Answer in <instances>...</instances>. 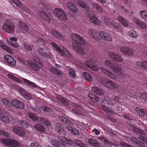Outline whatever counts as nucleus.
<instances>
[{"label": "nucleus", "mask_w": 147, "mask_h": 147, "mask_svg": "<svg viewBox=\"0 0 147 147\" xmlns=\"http://www.w3.org/2000/svg\"><path fill=\"white\" fill-rule=\"evenodd\" d=\"M73 143L80 147H82L83 146V143L81 141L78 139L73 140Z\"/></svg>", "instance_id": "c03bdc74"}, {"label": "nucleus", "mask_w": 147, "mask_h": 147, "mask_svg": "<svg viewBox=\"0 0 147 147\" xmlns=\"http://www.w3.org/2000/svg\"><path fill=\"white\" fill-rule=\"evenodd\" d=\"M50 143L55 147H60L61 146L60 142L58 141L55 139H53L50 141Z\"/></svg>", "instance_id": "473e14b6"}, {"label": "nucleus", "mask_w": 147, "mask_h": 147, "mask_svg": "<svg viewBox=\"0 0 147 147\" xmlns=\"http://www.w3.org/2000/svg\"><path fill=\"white\" fill-rule=\"evenodd\" d=\"M51 45L57 51L61 53L63 56L67 57H69L71 56L69 53L64 47H62L61 49L54 42H51Z\"/></svg>", "instance_id": "7ed1b4c3"}, {"label": "nucleus", "mask_w": 147, "mask_h": 147, "mask_svg": "<svg viewBox=\"0 0 147 147\" xmlns=\"http://www.w3.org/2000/svg\"><path fill=\"white\" fill-rule=\"evenodd\" d=\"M44 49L41 48H39L38 49V54L41 56L43 57L45 56V53L44 52Z\"/></svg>", "instance_id": "864d4df0"}, {"label": "nucleus", "mask_w": 147, "mask_h": 147, "mask_svg": "<svg viewBox=\"0 0 147 147\" xmlns=\"http://www.w3.org/2000/svg\"><path fill=\"white\" fill-rule=\"evenodd\" d=\"M13 131L16 134L21 136H24L25 132L22 127L17 126H14L13 127Z\"/></svg>", "instance_id": "1a4fd4ad"}, {"label": "nucleus", "mask_w": 147, "mask_h": 147, "mask_svg": "<svg viewBox=\"0 0 147 147\" xmlns=\"http://www.w3.org/2000/svg\"><path fill=\"white\" fill-rule=\"evenodd\" d=\"M0 135L5 137H9V134L8 132L2 130H0Z\"/></svg>", "instance_id": "3c124183"}, {"label": "nucleus", "mask_w": 147, "mask_h": 147, "mask_svg": "<svg viewBox=\"0 0 147 147\" xmlns=\"http://www.w3.org/2000/svg\"><path fill=\"white\" fill-rule=\"evenodd\" d=\"M138 26L145 30H147L146 23L144 22L140 21Z\"/></svg>", "instance_id": "37998d69"}, {"label": "nucleus", "mask_w": 147, "mask_h": 147, "mask_svg": "<svg viewBox=\"0 0 147 147\" xmlns=\"http://www.w3.org/2000/svg\"><path fill=\"white\" fill-rule=\"evenodd\" d=\"M99 35L101 38L104 40L111 42L112 41L111 36L107 32L105 31L100 32Z\"/></svg>", "instance_id": "6e6552de"}, {"label": "nucleus", "mask_w": 147, "mask_h": 147, "mask_svg": "<svg viewBox=\"0 0 147 147\" xmlns=\"http://www.w3.org/2000/svg\"><path fill=\"white\" fill-rule=\"evenodd\" d=\"M82 74L85 80L90 82H91L92 80V78L91 76L88 73L86 72H84Z\"/></svg>", "instance_id": "7c9ffc66"}, {"label": "nucleus", "mask_w": 147, "mask_h": 147, "mask_svg": "<svg viewBox=\"0 0 147 147\" xmlns=\"http://www.w3.org/2000/svg\"><path fill=\"white\" fill-rule=\"evenodd\" d=\"M12 1L20 7L22 6V4L19 0H12Z\"/></svg>", "instance_id": "6e6d98bb"}, {"label": "nucleus", "mask_w": 147, "mask_h": 147, "mask_svg": "<svg viewBox=\"0 0 147 147\" xmlns=\"http://www.w3.org/2000/svg\"><path fill=\"white\" fill-rule=\"evenodd\" d=\"M140 97L141 99L147 102V92H144L142 93L140 95Z\"/></svg>", "instance_id": "a18cd8bd"}, {"label": "nucleus", "mask_w": 147, "mask_h": 147, "mask_svg": "<svg viewBox=\"0 0 147 147\" xmlns=\"http://www.w3.org/2000/svg\"><path fill=\"white\" fill-rule=\"evenodd\" d=\"M114 63H112L110 61L108 60H106L104 63V65L111 68L114 65Z\"/></svg>", "instance_id": "de8ad7c7"}, {"label": "nucleus", "mask_w": 147, "mask_h": 147, "mask_svg": "<svg viewBox=\"0 0 147 147\" xmlns=\"http://www.w3.org/2000/svg\"><path fill=\"white\" fill-rule=\"evenodd\" d=\"M55 129L56 131L61 135V136H58V139L62 142H65V140L67 139V138L63 136L62 135L65 136L67 134L66 132L64 131L63 129H62V128L59 126H57L55 128Z\"/></svg>", "instance_id": "423d86ee"}, {"label": "nucleus", "mask_w": 147, "mask_h": 147, "mask_svg": "<svg viewBox=\"0 0 147 147\" xmlns=\"http://www.w3.org/2000/svg\"><path fill=\"white\" fill-rule=\"evenodd\" d=\"M28 64H29V66L30 67L31 69L35 71L36 72H37L39 71L40 69V67L39 65H38V64H36L34 62L30 61L28 62Z\"/></svg>", "instance_id": "2eb2a0df"}, {"label": "nucleus", "mask_w": 147, "mask_h": 147, "mask_svg": "<svg viewBox=\"0 0 147 147\" xmlns=\"http://www.w3.org/2000/svg\"><path fill=\"white\" fill-rule=\"evenodd\" d=\"M39 14L40 18L45 20H48L49 21L50 19L48 14L43 11H40Z\"/></svg>", "instance_id": "bb28decb"}, {"label": "nucleus", "mask_w": 147, "mask_h": 147, "mask_svg": "<svg viewBox=\"0 0 147 147\" xmlns=\"http://www.w3.org/2000/svg\"><path fill=\"white\" fill-rule=\"evenodd\" d=\"M111 24L114 29H117L120 32L123 31V28L117 23L114 21H112L111 22Z\"/></svg>", "instance_id": "6ab92c4d"}, {"label": "nucleus", "mask_w": 147, "mask_h": 147, "mask_svg": "<svg viewBox=\"0 0 147 147\" xmlns=\"http://www.w3.org/2000/svg\"><path fill=\"white\" fill-rule=\"evenodd\" d=\"M114 59L119 62H122L123 61V59L122 57L119 55L117 54Z\"/></svg>", "instance_id": "5fc2aeb1"}, {"label": "nucleus", "mask_w": 147, "mask_h": 147, "mask_svg": "<svg viewBox=\"0 0 147 147\" xmlns=\"http://www.w3.org/2000/svg\"><path fill=\"white\" fill-rule=\"evenodd\" d=\"M128 34L129 36L133 38H136L138 36L136 32L133 30H131L129 31L128 33Z\"/></svg>", "instance_id": "ea45409f"}, {"label": "nucleus", "mask_w": 147, "mask_h": 147, "mask_svg": "<svg viewBox=\"0 0 147 147\" xmlns=\"http://www.w3.org/2000/svg\"><path fill=\"white\" fill-rule=\"evenodd\" d=\"M4 59L5 61L11 66L14 65L16 63V61L15 59L10 55H5Z\"/></svg>", "instance_id": "9b49d317"}, {"label": "nucleus", "mask_w": 147, "mask_h": 147, "mask_svg": "<svg viewBox=\"0 0 147 147\" xmlns=\"http://www.w3.org/2000/svg\"><path fill=\"white\" fill-rule=\"evenodd\" d=\"M110 80L106 78H101L100 79V82L101 83L105 86H107L108 82Z\"/></svg>", "instance_id": "58836bf2"}, {"label": "nucleus", "mask_w": 147, "mask_h": 147, "mask_svg": "<svg viewBox=\"0 0 147 147\" xmlns=\"http://www.w3.org/2000/svg\"><path fill=\"white\" fill-rule=\"evenodd\" d=\"M98 92H97L96 94L101 96L105 94L104 90L99 87V90H98Z\"/></svg>", "instance_id": "4d7b16f0"}, {"label": "nucleus", "mask_w": 147, "mask_h": 147, "mask_svg": "<svg viewBox=\"0 0 147 147\" xmlns=\"http://www.w3.org/2000/svg\"><path fill=\"white\" fill-rule=\"evenodd\" d=\"M11 104L14 107L19 109H23L24 106L22 102L18 100H12Z\"/></svg>", "instance_id": "f8f14e48"}, {"label": "nucleus", "mask_w": 147, "mask_h": 147, "mask_svg": "<svg viewBox=\"0 0 147 147\" xmlns=\"http://www.w3.org/2000/svg\"><path fill=\"white\" fill-rule=\"evenodd\" d=\"M15 25L9 20H7L2 26L3 30L5 32L10 34L13 33L14 31Z\"/></svg>", "instance_id": "f03ea898"}, {"label": "nucleus", "mask_w": 147, "mask_h": 147, "mask_svg": "<svg viewBox=\"0 0 147 147\" xmlns=\"http://www.w3.org/2000/svg\"><path fill=\"white\" fill-rule=\"evenodd\" d=\"M90 20L92 23L97 25H99L100 23V21L99 19L94 16L90 17Z\"/></svg>", "instance_id": "5701e85b"}, {"label": "nucleus", "mask_w": 147, "mask_h": 147, "mask_svg": "<svg viewBox=\"0 0 147 147\" xmlns=\"http://www.w3.org/2000/svg\"><path fill=\"white\" fill-rule=\"evenodd\" d=\"M130 126L132 128V130L134 132L137 134L145 135V132L143 130L137 128L132 125H131Z\"/></svg>", "instance_id": "a211bd4d"}, {"label": "nucleus", "mask_w": 147, "mask_h": 147, "mask_svg": "<svg viewBox=\"0 0 147 147\" xmlns=\"http://www.w3.org/2000/svg\"><path fill=\"white\" fill-rule=\"evenodd\" d=\"M60 121L66 125L73 126V123L69 120L64 116H60L58 117Z\"/></svg>", "instance_id": "dca6fc26"}, {"label": "nucleus", "mask_w": 147, "mask_h": 147, "mask_svg": "<svg viewBox=\"0 0 147 147\" xmlns=\"http://www.w3.org/2000/svg\"><path fill=\"white\" fill-rule=\"evenodd\" d=\"M28 114L29 118L33 121H37L38 119V117L35 114L31 113H29Z\"/></svg>", "instance_id": "72a5a7b5"}, {"label": "nucleus", "mask_w": 147, "mask_h": 147, "mask_svg": "<svg viewBox=\"0 0 147 147\" xmlns=\"http://www.w3.org/2000/svg\"><path fill=\"white\" fill-rule=\"evenodd\" d=\"M106 101L107 102V104L109 106H112L115 105L116 103L114 102L113 99L111 100H109L108 98H107L106 100Z\"/></svg>", "instance_id": "8fccbe9b"}, {"label": "nucleus", "mask_w": 147, "mask_h": 147, "mask_svg": "<svg viewBox=\"0 0 147 147\" xmlns=\"http://www.w3.org/2000/svg\"><path fill=\"white\" fill-rule=\"evenodd\" d=\"M22 80L25 82L26 83L28 84L30 86H31L33 87H36V85L33 82L30 81L27 79L24 78H23Z\"/></svg>", "instance_id": "79ce46f5"}, {"label": "nucleus", "mask_w": 147, "mask_h": 147, "mask_svg": "<svg viewBox=\"0 0 147 147\" xmlns=\"http://www.w3.org/2000/svg\"><path fill=\"white\" fill-rule=\"evenodd\" d=\"M23 95L24 98L27 100H29L32 98L31 94L29 93H25Z\"/></svg>", "instance_id": "09e8293b"}, {"label": "nucleus", "mask_w": 147, "mask_h": 147, "mask_svg": "<svg viewBox=\"0 0 147 147\" xmlns=\"http://www.w3.org/2000/svg\"><path fill=\"white\" fill-rule=\"evenodd\" d=\"M69 73L70 76L72 78H74L75 77V72L74 70L70 69L69 71Z\"/></svg>", "instance_id": "603ef678"}, {"label": "nucleus", "mask_w": 147, "mask_h": 147, "mask_svg": "<svg viewBox=\"0 0 147 147\" xmlns=\"http://www.w3.org/2000/svg\"><path fill=\"white\" fill-rule=\"evenodd\" d=\"M93 8L96 9L100 12L102 13L103 11L100 6L96 3H94L92 5Z\"/></svg>", "instance_id": "a19ab883"}, {"label": "nucleus", "mask_w": 147, "mask_h": 147, "mask_svg": "<svg viewBox=\"0 0 147 147\" xmlns=\"http://www.w3.org/2000/svg\"><path fill=\"white\" fill-rule=\"evenodd\" d=\"M34 128L37 131L43 133L45 130L44 127L39 124H36L34 126Z\"/></svg>", "instance_id": "393cba45"}, {"label": "nucleus", "mask_w": 147, "mask_h": 147, "mask_svg": "<svg viewBox=\"0 0 147 147\" xmlns=\"http://www.w3.org/2000/svg\"><path fill=\"white\" fill-rule=\"evenodd\" d=\"M117 19L122 25L124 27H127L128 26V23L126 22V20L121 16L117 17Z\"/></svg>", "instance_id": "a878e982"}, {"label": "nucleus", "mask_w": 147, "mask_h": 147, "mask_svg": "<svg viewBox=\"0 0 147 147\" xmlns=\"http://www.w3.org/2000/svg\"><path fill=\"white\" fill-rule=\"evenodd\" d=\"M51 32L54 36L57 38L58 39L61 40H63V38L62 36L57 32L53 30H51Z\"/></svg>", "instance_id": "c85d7f7f"}, {"label": "nucleus", "mask_w": 147, "mask_h": 147, "mask_svg": "<svg viewBox=\"0 0 147 147\" xmlns=\"http://www.w3.org/2000/svg\"><path fill=\"white\" fill-rule=\"evenodd\" d=\"M72 39L74 41L72 44V47L75 51L79 54L84 55L85 53L83 49L81 47L79 46L78 44L83 45L85 43V41L80 36L77 34H72L70 36Z\"/></svg>", "instance_id": "f257e3e1"}, {"label": "nucleus", "mask_w": 147, "mask_h": 147, "mask_svg": "<svg viewBox=\"0 0 147 147\" xmlns=\"http://www.w3.org/2000/svg\"><path fill=\"white\" fill-rule=\"evenodd\" d=\"M19 26L22 30L26 32L28 31L29 29L28 25L22 22H20L19 23Z\"/></svg>", "instance_id": "412c9836"}, {"label": "nucleus", "mask_w": 147, "mask_h": 147, "mask_svg": "<svg viewBox=\"0 0 147 147\" xmlns=\"http://www.w3.org/2000/svg\"><path fill=\"white\" fill-rule=\"evenodd\" d=\"M120 145L123 147H132L131 145L128 144L123 142H121Z\"/></svg>", "instance_id": "774afa93"}, {"label": "nucleus", "mask_w": 147, "mask_h": 147, "mask_svg": "<svg viewBox=\"0 0 147 147\" xmlns=\"http://www.w3.org/2000/svg\"><path fill=\"white\" fill-rule=\"evenodd\" d=\"M51 71L55 75L59 77L63 76L62 72L59 70L55 68L52 67L50 69Z\"/></svg>", "instance_id": "b1692460"}, {"label": "nucleus", "mask_w": 147, "mask_h": 147, "mask_svg": "<svg viewBox=\"0 0 147 147\" xmlns=\"http://www.w3.org/2000/svg\"><path fill=\"white\" fill-rule=\"evenodd\" d=\"M2 141L3 143L10 147H19L21 146L20 143L13 139H3Z\"/></svg>", "instance_id": "39448f33"}, {"label": "nucleus", "mask_w": 147, "mask_h": 147, "mask_svg": "<svg viewBox=\"0 0 147 147\" xmlns=\"http://www.w3.org/2000/svg\"><path fill=\"white\" fill-rule=\"evenodd\" d=\"M120 50L123 54L128 55H132L133 54V50L131 48L126 47H121Z\"/></svg>", "instance_id": "ddd939ff"}, {"label": "nucleus", "mask_w": 147, "mask_h": 147, "mask_svg": "<svg viewBox=\"0 0 147 147\" xmlns=\"http://www.w3.org/2000/svg\"><path fill=\"white\" fill-rule=\"evenodd\" d=\"M140 14L145 21H147V11L143 10L140 12Z\"/></svg>", "instance_id": "e433bc0d"}, {"label": "nucleus", "mask_w": 147, "mask_h": 147, "mask_svg": "<svg viewBox=\"0 0 147 147\" xmlns=\"http://www.w3.org/2000/svg\"><path fill=\"white\" fill-rule=\"evenodd\" d=\"M136 111L137 112L142 116H144L145 114L144 111L142 109H140L138 108H136Z\"/></svg>", "instance_id": "49530a36"}, {"label": "nucleus", "mask_w": 147, "mask_h": 147, "mask_svg": "<svg viewBox=\"0 0 147 147\" xmlns=\"http://www.w3.org/2000/svg\"><path fill=\"white\" fill-rule=\"evenodd\" d=\"M112 70L115 73L119 72L120 71L122 70L121 67L119 65L117 64H114V65L111 68Z\"/></svg>", "instance_id": "cd10ccee"}, {"label": "nucleus", "mask_w": 147, "mask_h": 147, "mask_svg": "<svg viewBox=\"0 0 147 147\" xmlns=\"http://www.w3.org/2000/svg\"><path fill=\"white\" fill-rule=\"evenodd\" d=\"M99 87L96 86H92V91L94 93L96 94L97 92L99 90Z\"/></svg>", "instance_id": "13d9d810"}, {"label": "nucleus", "mask_w": 147, "mask_h": 147, "mask_svg": "<svg viewBox=\"0 0 147 147\" xmlns=\"http://www.w3.org/2000/svg\"><path fill=\"white\" fill-rule=\"evenodd\" d=\"M67 6L72 11L75 13H76L77 12V8L76 7V5L72 3L68 2Z\"/></svg>", "instance_id": "4be33fe9"}, {"label": "nucleus", "mask_w": 147, "mask_h": 147, "mask_svg": "<svg viewBox=\"0 0 147 147\" xmlns=\"http://www.w3.org/2000/svg\"><path fill=\"white\" fill-rule=\"evenodd\" d=\"M100 70L102 72L110 78L113 80H116L117 79V76H115L112 72L109 70L102 67H100Z\"/></svg>", "instance_id": "0eeeda50"}, {"label": "nucleus", "mask_w": 147, "mask_h": 147, "mask_svg": "<svg viewBox=\"0 0 147 147\" xmlns=\"http://www.w3.org/2000/svg\"><path fill=\"white\" fill-rule=\"evenodd\" d=\"M30 146V147H41L39 144L34 142L31 143Z\"/></svg>", "instance_id": "338daca9"}, {"label": "nucleus", "mask_w": 147, "mask_h": 147, "mask_svg": "<svg viewBox=\"0 0 147 147\" xmlns=\"http://www.w3.org/2000/svg\"><path fill=\"white\" fill-rule=\"evenodd\" d=\"M8 43L11 45L15 48L17 47L18 46V43L16 42H14L12 41H9Z\"/></svg>", "instance_id": "052dcab7"}, {"label": "nucleus", "mask_w": 147, "mask_h": 147, "mask_svg": "<svg viewBox=\"0 0 147 147\" xmlns=\"http://www.w3.org/2000/svg\"><path fill=\"white\" fill-rule=\"evenodd\" d=\"M36 42L37 44L40 45H44L46 43V42L45 40L40 37H37L36 39Z\"/></svg>", "instance_id": "c756f323"}, {"label": "nucleus", "mask_w": 147, "mask_h": 147, "mask_svg": "<svg viewBox=\"0 0 147 147\" xmlns=\"http://www.w3.org/2000/svg\"><path fill=\"white\" fill-rule=\"evenodd\" d=\"M92 146L95 147H100V144L99 142L97 140H95V141L94 142Z\"/></svg>", "instance_id": "0e129e2a"}, {"label": "nucleus", "mask_w": 147, "mask_h": 147, "mask_svg": "<svg viewBox=\"0 0 147 147\" xmlns=\"http://www.w3.org/2000/svg\"><path fill=\"white\" fill-rule=\"evenodd\" d=\"M24 47L28 51H31L32 50V47L28 44L24 45Z\"/></svg>", "instance_id": "e2e57ef3"}, {"label": "nucleus", "mask_w": 147, "mask_h": 147, "mask_svg": "<svg viewBox=\"0 0 147 147\" xmlns=\"http://www.w3.org/2000/svg\"><path fill=\"white\" fill-rule=\"evenodd\" d=\"M0 119L4 122L8 123L9 122V120L8 117L3 114H0Z\"/></svg>", "instance_id": "c9c22d12"}, {"label": "nucleus", "mask_w": 147, "mask_h": 147, "mask_svg": "<svg viewBox=\"0 0 147 147\" xmlns=\"http://www.w3.org/2000/svg\"><path fill=\"white\" fill-rule=\"evenodd\" d=\"M57 101L66 105H68L69 103L67 100L60 95H58L55 97Z\"/></svg>", "instance_id": "aec40b11"}, {"label": "nucleus", "mask_w": 147, "mask_h": 147, "mask_svg": "<svg viewBox=\"0 0 147 147\" xmlns=\"http://www.w3.org/2000/svg\"><path fill=\"white\" fill-rule=\"evenodd\" d=\"M77 2L78 4L81 7H82L86 10H88L89 9V7L86 3L80 1H78Z\"/></svg>", "instance_id": "2f4dec72"}, {"label": "nucleus", "mask_w": 147, "mask_h": 147, "mask_svg": "<svg viewBox=\"0 0 147 147\" xmlns=\"http://www.w3.org/2000/svg\"><path fill=\"white\" fill-rule=\"evenodd\" d=\"M131 140L132 142L136 144H137L138 142L139 141V140L137 138L134 137L131 138Z\"/></svg>", "instance_id": "69168bd1"}, {"label": "nucleus", "mask_w": 147, "mask_h": 147, "mask_svg": "<svg viewBox=\"0 0 147 147\" xmlns=\"http://www.w3.org/2000/svg\"><path fill=\"white\" fill-rule=\"evenodd\" d=\"M142 67L143 68L146 70H147V62L143 61L141 63Z\"/></svg>", "instance_id": "680f3d73"}, {"label": "nucleus", "mask_w": 147, "mask_h": 147, "mask_svg": "<svg viewBox=\"0 0 147 147\" xmlns=\"http://www.w3.org/2000/svg\"><path fill=\"white\" fill-rule=\"evenodd\" d=\"M53 12L59 20L65 21L67 19L66 13L61 9L56 8Z\"/></svg>", "instance_id": "20e7f679"}, {"label": "nucleus", "mask_w": 147, "mask_h": 147, "mask_svg": "<svg viewBox=\"0 0 147 147\" xmlns=\"http://www.w3.org/2000/svg\"><path fill=\"white\" fill-rule=\"evenodd\" d=\"M89 97L91 100L94 102H97L99 100L98 97L96 95L92 93H90L89 94Z\"/></svg>", "instance_id": "f704fd0d"}, {"label": "nucleus", "mask_w": 147, "mask_h": 147, "mask_svg": "<svg viewBox=\"0 0 147 147\" xmlns=\"http://www.w3.org/2000/svg\"><path fill=\"white\" fill-rule=\"evenodd\" d=\"M7 76L9 78L15 81V82H16L19 83H21L22 82L18 78L12 75L8 74Z\"/></svg>", "instance_id": "4c0bfd02"}, {"label": "nucleus", "mask_w": 147, "mask_h": 147, "mask_svg": "<svg viewBox=\"0 0 147 147\" xmlns=\"http://www.w3.org/2000/svg\"><path fill=\"white\" fill-rule=\"evenodd\" d=\"M108 84L107 87L111 89H117L120 88V85L110 80Z\"/></svg>", "instance_id": "4468645a"}, {"label": "nucleus", "mask_w": 147, "mask_h": 147, "mask_svg": "<svg viewBox=\"0 0 147 147\" xmlns=\"http://www.w3.org/2000/svg\"><path fill=\"white\" fill-rule=\"evenodd\" d=\"M116 54L112 52H110L108 53V55L109 58L111 59H114Z\"/></svg>", "instance_id": "bf43d9fd"}, {"label": "nucleus", "mask_w": 147, "mask_h": 147, "mask_svg": "<svg viewBox=\"0 0 147 147\" xmlns=\"http://www.w3.org/2000/svg\"><path fill=\"white\" fill-rule=\"evenodd\" d=\"M84 64L86 67L94 71H96L98 70V67L95 65L94 62L92 60L91 61L86 60L84 61Z\"/></svg>", "instance_id": "9d476101"}, {"label": "nucleus", "mask_w": 147, "mask_h": 147, "mask_svg": "<svg viewBox=\"0 0 147 147\" xmlns=\"http://www.w3.org/2000/svg\"><path fill=\"white\" fill-rule=\"evenodd\" d=\"M100 107L106 113L109 114L110 115H113L116 114L115 111L112 110L109 107L105 105H101Z\"/></svg>", "instance_id": "f3484780"}]
</instances>
